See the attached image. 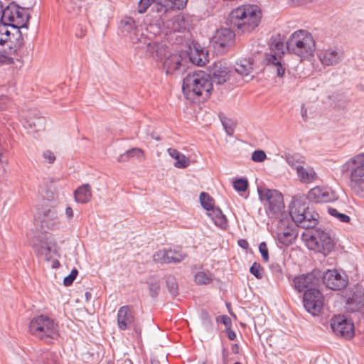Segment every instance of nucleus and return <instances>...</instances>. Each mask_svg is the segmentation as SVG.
<instances>
[{"mask_svg":"<svg viewBox=\"0 0 364 364\" xmlns=\"http://www.w3.org/2000/svg\"><path fill=\"white\" fill-rule=\"evenodd\" d=\"M260 19L261 12L256 5L245 4L232 10L226 21L230 28L218 29L213 37L215 48L225 49L230 46L235 36L232 29L250 32L259 25Z\"/></svg>","mask_w":364,"mask_h":364,"instance_id":"f257e3e1","label":"nucleus"},{"mask_svg":"<svg viewBox=\"0 0 364 364\" xmlns=\"http://www.w3.org/2000/svg\"><path fill=\"white\" fill-rule=\"evenodd\" d=\"M213 89L210 75L203 71L188 73L183 80L182 90L187 99L196 100V97L203 100L209 98Z\"/></svg>","mask_w":364,"mask_h":364,"instance_id":"f03ea898","label":"nucleus"},{"mask_svg":"<svg viewBox=\"0 0 364 364\" xmlns=\"http://www.w3.org/2000/svg\"><path fill=\"white\" fill-rule=\"evenodd\" d=\"M29 18L26 11L16 4L10 3L4 8L0 1V23H9V26L16 31L17 38L15 47L17 48H23L24 45L20 28H27Z\"/></svg>","mask_w":364,"mask_h":364,"instance_id":"7ed1b4c3","label":"nucleus"},{"mask_svg":"<svg viewBox=\"0 0 364 364\" xmlns=\"http://www.w3.org/2000/svg\"><path fill=\"white\" fill-rule=\"evenodd\" d=\"M286 48L290 54L299 57L300 61L309 60L316 50V41L309 31L299 29L290 35Z\"/></svg>","mask_w":364,"mask_h":364,"instance_id":"20e7f679","label":"nucleus"},{"mask_svg":"<svg viewBox=\"0 0 364 364\" xmlns=\"http://www.w3.org/2000/svg\"><path fill=\"white\" fill-rule=\"evenodd\" d=\"M289 215L296 226L304 229L314 228L318 224V214L309 207L305 196L294 197Z\"/></svg>","mask_w":364,"mask_h":364,"instance_id":"39448f33","label":"nucleus"},{"mask_svg":"<svg viewBox=\"0 0 364 364\" xmlns=\"http://www.w3.org/2000/svg\"><path fill=\"white\" fill-rule=\"evenodd\" d=\"M340 171L343 175L350 172L349 186L358 197L364 198V154H359L343 164Z\"/></svg>","mask_w":364,"mask_h":364,"instance_id":"423d86ee","label":"nucleus"},{"mask_svg":"<svg viewBox=\"0 0 364 364\" xmlns=\"http://www.w3.org/2000/svg\"><path fill=\"white\" fill-rule=\"evenodd\" d=\"M28 328L31 335L46 343H50L59 336L58 322L47 315L34 316L29 323Z\"/></svg>","mask_w":364,"mask_h":364,"instance_id":"0eeeda50","label":"nucleus"},{"mask_svg":"<svg viewBox=\"0 0 364 364\" xmlns=\"http://www.w3.org/2000/svg\"><path fill=\"white\" fill-rule=\"evenodd\" d=\"M302 238L306 242L309 249L321 252L325 255L330 252L334 247L330 235L321 229L315 230L311 235L304 233Z\"/></svg>","mask_w":364,"mask_h":364,"instance_id":"6e6552de","label":"nucleus"},{"mask_svg":"<svg viewBox=\"0 0 364 364\" xmlns=\"http://www.w3.org/2000/svg\"><path fill=\"white\" fill-rule=\"evenodd\" d=\"M259 199L268 205L267 213L275 217L283 212L284 203L282 194L277 190H271L264 187L257 188Z\"/></svg>","mask_w":364,"mask_h":364,"instance_id":"1a4fd4ad","label":"nucleus"},{"mask_svg":"<svg viewBox=\"0 0 364 364\" xmlns=\"http://www.w3.org/2000/svg\"><path fill=\"white\" fill-rule=\"evenodd\" d=\"M117 321L119 330L125 331L132 328L136 334H141V327L138 322L133 306L129 305L121 306L117 312Z\"/></svg>","mask_w":364,"mask_h":364,"instance_id":"9d476101","label":"nucleus"},{"mask_svg":"<svg viewBox=\"0 0 364 364\" xmlns=\"http://www.w3.org/2000/svg\"><path fill=\"white\" fill-rule=\"evenodd\" d=\"M317 57L323 66L333 67L344 60L345 52L341 46H327L318 50Z\"/></svg>","mask_w":364,"mask_h":364,"instance_id":"9b49d317","label":"nucleus"},{"mask_svg":"<svg viewBox=\"0 0 364 364\" xmlns=\"http://www.w3.org/2000/svg\"><path fill=\"white\" fill-rule=\"evenodd\" d=\"M276 234L278 242L286 247L292 245L298 235L296 228L288 218L279 220Z\"/></svg>","mask_w":364,"mask_h":364,"instance_id":"f8f14e48","label":"nucleus"},{"mask_svg":"<svg viewBox=\"0 0 364 364\" xmlns=\"http://www.w3.org/2000/svg\"><path fill=\"white\" fill-rule=\"evenodd\" d=\"M120 28L122 34L128 36L134 44H141L146 37L141 33V25L132 17H125L121 21Z\"/></svg>","mask_w":364,"mask_h":364,"instance_id":"ddd939ff","label":"nucleus"},{"mask_svg":"<svg viewBox=\"0 0 364 364\" xmlns=\"http://www.w3.org/2000/svg\"><path fill=\"white\" fill-rule=\"evenodd\" d=\"M284 45L282 42L278 41L272 45V50L274 53H265L264 58L267 65L272 68L278 77H283L285 73L286 67L281 55H278L280 53H284Z\"/></svg>","mask_w":364,"mask_h":364,"instance_id":"4468645a","label":"nucleus"},{"mask_svg":"<svg viewBox=\"0 0 364 364\" xmlns=\"http://www.w3.org/2000/svg\"><path fill=\"white\" fill-rule=\"evenodd\" d=\"M303 304L309 313L314 316L318 315L323 305V294L318 289H308L304 294Z\"/></svg>","mask_w":364,"mask_h":364,"instance_id":"2eb2a0df","label":"nucleus"},{"mask_svg":"<svg viewBox=\"0 0 364 364\" xmlns=\"http://www.w3.org/2000/svg\"><path fill=\"white\" fill-rule=\"evenodd\" d=\"M136 49L144 50L146 54L154 60L162 61L168 55V47L163 43L153 42L145 37Z\"/></svg>","mask_w":364,"mask_h":364,"instance_id":"dca6fc26","label":"nucleus"},{"mask_svg":"<svg viewBox=\"0 0 364 364\" xmlns=\"http://www.w3.org/2000/svg\"><path fill=\"white\" fill-rule=\"evenodd\" d=\"M333 332L338 336L350 339L354 336V326L343 316H335L331 321Z\"/></svg>","mask_w":364,"mask_h":364,"instance_id":"f3484780","label":"nucleus"},{"mask_svg":"<svg viewBox=\"0 0 364 364\" xmlns=\"http://www.w3.org/2000/svg\"><path fill=\"white\" fill-rule=\"evenodd\" d=\"M323 284L328 289L336 291L345 288L348 284L346 275H341L336 269H328L323 273Z\"/></svg>","mask_w":364,"mask_h":364,"instance_id":"a211bd4d","label":"nucleus"},{"mask_svg":"<svg viewBox=\"0 0 364 364\" xmlns=\"http://www.w3.org/2000/svg\"><path fill=\"white\" fill-rule=\"evenodd\" d=\"M320 274L319 272L313 271L306 274H301L295 277L293 279V285L296 290L299 292L304 291L306 289H315L319 283Z\"/></svg>","mask_w":364,"mask_h":364,"instance_id":"6ab92c4d","label":"nucleus"},{"mask_svg":"<svg viewBox=\"0 0 364 364\" xmlns=\"http://www.w3.org/2000/svg\"><path fill=\"white\" fill-rule=\"evenodd\" d=\"M338 198L331 188L316 186L309 191L306 199L314 203H330L336 200Z\"/></svg>","mask_w":364,"mask_h":364,"instance_id":"aec40b11","label":"nucleus"},{"mask_svg":"<svg viewBox=\"0 0 364 364\" xmlns=\"http://www.w3.org/2000/svg\"><path fill=\"white\" fill-rule=\"evenodd\" d=\"M186 255L181 250L163 249L156 252L153 255L154 262L161 264L179 263Z\"/></svg>","mask_w":364,"mask_h":364,"instance_id":"412c9836","label":"nucleus"},{"mask_svg":"<svg viewBox=\"0 0 364 364\" xmlns=\"http://www.w3.org/2000/svg\"><path fill=\"white\" fill-rule=\"evenodd\" d=\"M230 68L223 61H218L213 63L210 67V82L217 85H221L225 82L230 77Z\"/></svg>","mask_w":364,"mask_h":364,"instance_id":"4be33fe9","label":"nucleus"},{"mask_svg":"<svg viewBox=\"0 0 364 364\" xmlns=\"http://www.w3.org/2000/svg\"><path fill=\"white\" fill-rule=\"evenodd\" d=\"M9 26V23H0V45L6 46L10 49V53H13L18 55L22 48H17L15 47L17 36L16 32L11 33L8 28Z\"/></svg>","mask_w":364,"mask_h":364,"instance_id":"5701e85b","label":"nucleus"},{"mask_svg":"<svg viewBox=\"0 0 364 364\" xmlns=\"http://www.w3.org/2000/svg\"><path fill=\"white\" fill-rule=\"evenodd\" d=\"M184 59L178 53H168L163 62V68L166 74H173L176 72H183L186 69Z\"/></svg>","mask_w":364,"mask_h":364,"instance_id":"b1692460","label":"nucleus"},{"mask_svg":"<svg viewBox=\"0 0 364 364\" xmlns=\"http://www.w3.org/2000/svg\"><path fill=\"white\" fill-rule=\"evenodd\" d=\"M191 25V16L185 14H178L167 22V28L171 32L183 33L188 31Z\"/></svg>","mask_w":364,"mask_h":364,"instance_id":"393cba45","label":"nucleus"},{"mask_svg":"<svg viewBox=\"0 0 364 364\" xmlns=\"http://www.w3.org/2000/svg\"><path fill=\"white\" fill-rule=\"evenodd\" d=\"M347 304L350 306L353 311L360 309L364 306V290L361 287H356L350 297L347 299Z\"/></svg>","mask_w":364,"mask_h":364,"instance_id":"a878e982","label":"nucleus"},{"mask_svg":"<svg viewBox=\"0 0 364 364\" xmlns=\"http://www.w3.org/2000/svg\"><path fill=\"white\" fill-rule=\"evenodd\" d=\"M60 220L55 210H48L45 213L42 220V228L48 230L58 228Z\"/></svg>","mask_w":364,"mask_h":364,"instance_id":"bb28decb","label":"nucleus"},{"mask_svg":"<svg viewBox=\"0 0 364 364\" xmlns=\"http://www.w3.org/2000/svg\"><path fill=\"white\" fill-rule=\"evenodd\" d=\"M74 197L76 202L87 203L92 198L91 187L89 184H83L78 187L74 192Z\"/></svg>","mask_w":364,"mask_h":364,"instance_id":"cd10ccee","label":"nucleus"},{"mask_svg":"<svg viewBox=\"0 0 364 364\" xmlns=\"http://www.w3.org/2000/svg\"><path fill=\"white\" fill-rule=\"evenodd\" d=\"M208 215L210 217L214 224L223 230L228 228V220L226 216L223 213L219 208H213L208 213Z\"/></svg>","mask_w":364,"mask_h":364,"instance_id":"c85d7f7f","label":"nucleus"},{"mask_svg":"<svg viewBox=\"0 0 364 364\" xmlns=\"http://www.w3.org/2000/svg\"><path fill=\"white\" fill-rule=\"evenodd\" d=\"M253 70V60L251 58H242L236 62L235 70L242 76L249 75Z\"/></svg>","mask_w":364,"mask_h":364,"instance_id":"c756f323","label":"nucleus"},{"mask_svg":"<svg viewBox=\"0 0 364 364\" xmlns=\"http://www.w3.org/2000/svg\"><path fill=\"white\" fill-rule=\"evenodd\" d=\"M168 153L171 157L176 159L174 166L179 168H186L190 164V160L184 154L180 153L175 149H168Z\"/></svg>","mask_w":364,"mask_h":364,"instance_id":"7c9ffc66","label":"nucleus"},{"mask_svg":"<svg viewBox=\"0 0 364 364\" xmlns=\"http://www.w3.org/2000/svg\"><path fill=\"white\" fill-rule=\"evenodd\" d=\"M296 172L300 181L303 183H309L316 178V173L312 168H304L301 165L299 166Z\"/></svg>","mask_w":364,"mask_h":364,"instance_id":"2f4dec72","label":"nucleus"},{"mask_svg":"<svg viewBox=\"0 0 364 364\" xmlns=\"http://www.w3.org/2000/svg\"><path fill=\"white\" fill-rule=\"evenodd\" d=\"M136 157L139 160L144 159V151L139 148H132L122 154L117 159L118 162H126L129 159Z\"/></svg>","mask_w":364,"mask_h":364,"instance_id":"473e14b6","label":"nucleus"},{"mask_svg":"<svg viewBox=\"0 0 364 364\" xmlns=\"http://www.w3.org/2000/svg\"><path fill=\"white\" fill-rule=\"evenodd\" d=\"M152 4L154 9L159 14H165L173 10L169 0H155L153 1Z\"/></svg>","mask_w":364,"mask_h":364,"instance_id":"72a5a7b5","label":"nucleus"},{"mask_svg":"<svg viewBox=\"0 0 364 364\" xmlns=\"http://www.w3.org/2000/svg\"><path fill=\"white\" fill-rule=\"evenodd\" d=\"M191 60L198 66H203L208 62L207 53L203 49H196V53H191Z\"/></svg>","mask_w":364,"mask_h":364,"instance_id":"f704fd0d","label":"nucleus"},{"mask_svg":"<svg viewBox=\"0 0 364 364\" xmlns=\"http://www.w3.org/2000/svg\"><path fill=\"white\" fill-rule=\"evenodd\" d=\"M199 199L201 205L208 212L210 211L213 208H215L214 200L208 193L205 192L200 193Z\"/></svg>","mask_w":364,"mask_h":364,"instance_id":"c9c22d12","label":"nucleus"},{"mask_svg":"<svg viewBox=\"0 0 364 364\" xmlns=\"http://www.w3.org/2000/svg\"><path fill=\"white\" fill-rule=\"evenodd\" d=\"M195 282L199 285H205L209 284L212 281V275L205 272H198L195 276Z\"/></svg>","mask_w":364,"mask_h":364,"instance_id":"e433bc0d","label":"nucleus"},{"mask_svg":"<svg viewBox=\"0 0 364 364\" xmlns=\"http://www.w3.org/2000/svg\"><path fill=\"white\" fill-rule=\"evenodd\" d=\"M286 160L288 164L296 171L298 170L299 166L304 164L302 157L299 154L288 155L287 156Z\"/></svg>","mask_w":364,"mask_h":364,"instance_id":"4c0bfd02","label":"nucleus"},{"mask_svg":"<svg viewBox=\"0 0 364 364\" xmlns=\"http://www.w3.org/2000/svg\"><path fill=\"white\" fill-rule=\"evenodd\" d=\"M149 294L152 297H156L160 291L159 281L154 278H151L147 282Z\"/></svg>","mask_w":364,"mask_h":364,"instance_id":"58836bf2","label":"nucleus"},{"mask_svg":"<svg viewBox=\"0 0 364 364\" xmlns=\"http://www.w3.org/2000/svg\"><path fill=\"white\" fill-rule=\"evenodd\" d=\"M166 283L170 294L173 296H176L178 292V284L176 278L173 276H168L166 278Z\"/></svg>","mask_w":364,"mask_h":364,"instance_id":"ea45409f","label":"nucleus"},{"mask_svg":"<svg viewBox=\"0 0 364 364\" xmlns=\"http://www.w3.org/2000/svg\"><path fill=\"white\" fill-rule=\"evenodd\" d=\"M283 263H279L277 262H272L269 265V269L272 273V274L278 278L282 279L283 278Z\"/></svg>","mask_w":364,"mask_h":364,"instance_id":"a19ab883","label":"nucleus"},{"mask_svg":"<svg viewBox=\"0 0 364 364\" xmlns=\"http://www.w3.org/2000/svg\"><path fill=\"white\" fill-rule=\"evenodd\" d=\"M220 120L222 122V124L223 126L224 129L225 130V132L228 136H232L234 134L235 131V126L233 122L231 121V119L223 117H220Z\"/></svg>","mask_w":364,"mask_h":364,"instance_id":"79ce46f5","label":"nucleus"},{"mask_svg":"<svg viewBox=\"0 0 364 364\" xmlns=\"http://www.w3.org/2000/svg\"><path fill=\"white\" fill-rule=\"evenodd\" d=\"M250 272L258 279H261L263 277L264 269L258 262L253 263L250 269Z\"/></svg>","mask_w":364,"mask_h":364,"instance_id":"37998d69","label":"nucleus"},{"mask_svg":"<svg viewBox=\"0 0 364 364\" xmlns=\"http://www.w3.org/2000/svg\"><path fill=\"white\" fill-rule=\"evenodd\" d=\"M328 213L336 218L339 221L342 223H348L350 220V217L346 214L339 213L336 209L333 208H328Z\"/></svg>","mask_w":364,"mask_h":364,"instance_id":"c03bdc74","label":"nucleus"},{"mask_svg":"<svg viewBox=\"0 0 364 364\" xmlns=\"http://www.w3.org/2000/svg\"><path fill=\"white\" fill-rule=\"evenodd\" d=\"M233 187L237 191H245L248 187V182L245 178H238L234 181Z\"/></svg>","mask_w":364,"mask_h":364,"instance_id":"a18cd8bd","label":"nucleus"},{"mask_svg":"<svg viewBox=\"0 0 364 364\" xmlns=\"http://www.w3.org/2000/svg\"><path fill=\"white\" fill-rule=\"evenodd\" d=\"M202 323L206 330H210L213 326L211 318L206 311H203L200 314Z\"/></svg>","mask_w":364,"mask_h":364,"instance_id":"49530a36","label":"nucleus"},{"mask_svg":"<svg viewBox=\"0 0 364 364\" xmlns=\"http://www.w3.org/2000/svg\"><path fill=\"white\" fill-rule=\"evenodd\" d=\"M259 251L262 255V258L263 262H267L269 261V250L267 247V245L265 242H262L259 245Z\"/></svg>","mask_w":364,"mask_h":364,"instance_id":"de8ad7c7","label":"nucleus"},{"mask_svg":"<svg viewBox=\"0 0 364 364\" xmlns=\"http://www.w3.org/2000/svg\"><path fill=\"white\" fill-rule=\"evenodd\" d=\"M78 274V271L76 269H72L70 274L65 277L63 279V284L65 286L68 287L70 286L74 280L75 279L76 277Z\"/></svg>","mask_w":364,"mask_h":364,"instance_id":"09e8293b","label":"nucleus"},{"mask_svg":"<svg viewBox=\"0 0 364 364\" xmlns=\"http://www.w3.org/2000/svg\"><path fill=\"white\" fill-rule=\"evenodd\" d=\"M267 158L264 151L256 150L252 154V160L255 162H262Z\"/></svg>","mask_w":364,"mask_h":364,"instance_id":"8fccbe9b","label":"nucleus"},{"mask_svg":"<svg viewBox=\"0 0 364 364\" xmlns=\"http://www.w3.org/2000/svg\"><path fill=\"white\" fill-rule=\"evenodd\" d=\"M169 1L173 10H181L186 7L188 0H169Z\"/></svg>","mask_w":364,"mask_h":364,"instance_id":"3c124183","label":"nucleus"},{"mask_svg":"<svg viewBox=\"0 0 364 364\" xmlns=\"http://www.w3.org/2000/svg\"><path fill=\"white\" fill-rule=\"evenodd\" d=\"M153 0H140L138 5V11L139 14L144 13L147 9L152 4Z\"/></svg>","mask_w":364,"mask_h":364,"instance_id":"603ef678","label":"nucleus"},{"mask_svg":"<svg viewBox=\"0 0 364 364\" xmlns=\"http://www.w3.org/2000/svg\"><path fill=\"white\" fill-rule=\"evenodd\" d=\"M51 251V247L49 246H41L40 248H36V252L38 255H44L45 258L49 259V253Z\"/></svg>","mask_w":364,"mask_h":364,"instance_id":"864d4df0","label":"nucleus"},{"mask_svg":"<svg viewBox=\"0 0 364 364\" xmlns=\"http://www.w3.org/2000/svg\"><path fill=\"white\" fill-rule=\"evenodd\" d=\"M43 156L49 164H53L55 160L54 154L50 150H46L43 152Z\"/></svg>","mask_w":364,"mask_h":364,"instance_id":"5fc2aeb1","label":"nucleus"},{"mask_svg":"<svg viewBox=\"0 0 364 364\" xmlns=\"http://www.w3.org/2000/svg\"><path fill=\"white\" fill-rule=\"evenodd\" d=\"M38 127H37L36 124L35 122H30V126L32 127V126H33V127L35 128V131H39L41 130V128H43V126H44V119L43 118H39L38 119Z\"/></svg>","mask_w":364,"mask_h":364,"instance_id":"6e6d98bb","label":"nucleus"},{"mask_svg":"<svg viewBox=\"0 0 364 364\" xmlns=\"http://www.w3.org/2000/svg\"><path fill=\"white\" fill-rule=\"evenodd\" d=\"M221 321L222 323L228 328H230V326L232 324L231 319L229 316L226 315H223L221 316Z\"/></svg>","mask_w":364,"mask_h":364,"instance_id":"4d7b16f0","label":"nucleus"},{"mask_svg":"<svg viewBox=\"0 0 364 364\" xmlns=\"http://www.w3.org/2000/svg\"><path fill=\"white\" fill-rule=\"evenodd\" d=\"M8 102V97L5 95L0 96V110L5 109L6 108V104Z\"/></svg>","mask_w":364,"mask_h":364,"instance_id":"13d9d810","label":"nucleus"},{"mask_svg":"<svg viewBox=\"0 0 364 364\" xmlns=\"http://www.w3.org/2000/svg\"><path fill=\"white\" fill-rule=\"evenodd\" d=\"M13 59L11 58L6 57L4 55H0V65L1 64H10L12 63Z\"/></svg>","mask_w":364,"mask_h":364,"instance_id":"bf43d9fd","label":"nucleus"},{"mask_svg":"<svg viewBox=\"0 0 364 364\" xmlns=\"http://www.w3.org/2000/svg\"><path fill=\"white\" fill-rule=\"evenodd\" d=\"M237 244L238 245L244 249V250H247L249 248V243L248 242L245 240V239H240L238 241H237Z\"/></svg>","mask_w":364,"mask_h":364,"instance_id":"052dcab7","label":"nucleus"},{"mask_svg":"<svg viewBox=\"0 0 364 364\" xmlns=\"http://www.w3.org/2000/svg\"><path fill=\"white\" fill-rule=\"evenodd\" d=\"M228 355H229L228 350L227 348H223V350H222V359H223V364H227L228 363Z\"/></svg>","mask_w":364,"mask_h":364,"instance_id":"680f3d73","label":"nucleus"},{"mask_svg":"<svg viewBox=\"0 0 364 364\" xmlns=\"http://www.w3.org/2000/svg\"><path fill=\"white\" fill-rule=\"evenodd\" d=\"M226 333L228 338L231 341H234L236 338V333L235 332L232 330L230 328H228L226 329Z\"/></svg>","mask_w":364,"mask_h":364,"instance_id":"e2e57ef3","label":"nucleus"},{"mask_svg":"<svg viewBox=\"0 0 364 364\" xmlns=\"http://www.w3.org/2000/svg\"><path fill=\"white\" fill-rule=\"evenodd\" d=\"M301 117L303 118V119L304 121H306L307 120V109L305 107L304 105H302L301 107Z\"/></svg>","mask_w":364,"mask_h":364,"instance_id":"0e129e2a","label":"nucleus"},{"mask_svg":"<svg viewBox=\"0 0 364 364\" xmlns=\"http://www.w3.org/2000/svg\"><path fill=\"white\" fill-rule=\"evenodd\" d=\"M65 215L69 218L71 219L73 217V208L70 206H68L65 209Z\"/></svg>","mask_w":364,"mask_h":364,"instance_id":"69168bd1","label":"nucleus"},{"mask_svg":"<svg viewBox=\"0 0 364 364\" xmlns=\"http://www.w3.org/2000/svg\"><path fill=\"white\" fill-rule=\"evenodd\" d=\"M80 7H81V5H80V4L77 5V9H75L74 7L71 8L70 6H68L67 10L70 13H73L74 14H76L77 13V11L80 10Z\"/></svg>","mask_w":364,"mask_h":364,"instance_id":"338daca9","label":"nucleus"},{"mask_svg":"<svg viewBox=\"0 0 364 364\" xmlns=\"http://www.w3.org/2000/svg\"><path fill=\"white\" fill-rule=\"evenodd\" d=\"M84 35H85V33H84V31H81L80 34L77 33V36L78 37H82V36H84Z\"/></svg>","mask_w":364,"mask_h":364,"instance_id":"774afa93","label":"nucleus"}]
</instances>
